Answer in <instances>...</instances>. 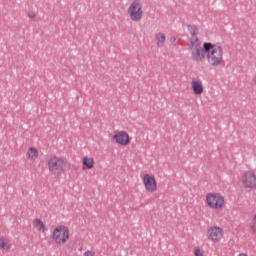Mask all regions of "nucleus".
<instances>
[{
	"label": "nucleus",
	"mask_w": 256,
	"mask_h": 256,
	"mask_svg": "<svg viewBox=\"0 0 256 256\" xmlns=\"http://www.w3.org/2000/svg\"><path fill=\"white\" fill-rule=\"evenodd\" d=\"M204 49L209 67H221L223 65V57L225 55L223 47L211 42H205Z\"/></svg>",
	"instance_id": "obj_1"
},
{
	"label": "nucleus",
	"mask_w": 256,
	"mask_h": 256,
	"mask_svg": "<svg viewBox=\"0 0 256 256\" xmlns=\"http://www.w3.org/2000/svg\"><path fill=\"white\" fill-rule=\"evenodd\" d=\"M47 169L53 177H61L65 175L67 159L63 156L51 155L47 161Z\"/></svg>",
	"instance_id": "obj_2"
},
{
	"label": "nucleus",
	"mask_w": 256,
	"mask_h": 256,
	"mask_svg": "<svg viewBox=\"0 0 256 256\" xmlns=\"http://www.w3.org/2000/svg\"><path fill=\"white\" fill-rule=\"evenodd\" d=\"M188 51H190L191 60L194 63H203L207 59V51L205 46L201 47V40L198 37H191L188 43Z\"/></svg>",
	"instance_id": "obj_3"
},
{
	"label": "nucleus",
	"mask_w": 256,
	"mask_h": 256,
	"mask_svg": "<svg viewBox=\"0 0 256 256\" xmlns=\"http://www.w3.org/2000/svg\"><path fill=\"white\" fill-rule=\"evenodd\" d=\"M71 239V229L65 224L57 225L51 233V241L57 247L65 245Z\"/></svg>",
	"instance_id": "obj_4"
},
{
	"label": "nucleus",
	"mask_w": 256,
	"mask_h": 256,
	"mask_svg": "<svg viewBox=\"0 0 256 256\" xmlns=\"http://www.w3.org/2000/svg\"><path fill=\"white\" fill-rule=\"evenodd\" d=\"M205 205L212 211H223L227 202L225 196L219 192H210L205 196Z\"/></svg>",
	"instance_id": "obj_5"
},
{
	"label": "nucleus",
	"mask_w": 256,
	"mask_h": 256,
	"mask_svg": "<svg viewBox=\"0 0 256 256\" xmlns=\"http://www.w3.org/2000/svg\"><path fill=\"white\" fill-rule=\"evenodd\" d=\"M127 13L129 19L133 23H139V21L143 19V15L145 13V11L143 10V1L133 0L127 8Z\"/></svg>",
	"instance_id": "obj_6"
},
{
	"label": "nucleus",
	"mask_w": 256,
	"mask_h": 256,
	"mask_svg": "<svg viewBox=\"0 0 256 256\" xmlns=\"http://www.w3.org/2000/svg\"><path fill=\"white\" fill-rule=\"evenodd\" d=\"M224 238L225 231L223 230V228H221V226L214 225L208 227L206 231V239L210 243H221V241H223Z\"/></svg>",
	"instance_id": "obj_7"
},
{
	"label": "nucleus",
	"mask_w": 256,
	"mask_h": 256,
	"mask_svg": "<svg viewBox=\"0 0 256 256\" xmlns=\"http://www.w3.org/2000/svg\"><path fill=\"white\" fill-rule=\"evenodd\" d=\"M142 185L146 193H157V189H159L157 185V178L152 173H146L142 176Z\"/></svg>",
	"instance_id": "obj_8"
},
{
	"label": "nucleus",
	"mask_w": 256,
	"mask_h": 256,
	"mask_svg": "<svg viewBox=\"0 0 256 256\" xmlns=\"http://www.w3.org/2000/svg\"><path fill=\"white\" fill-rule=\"evenodd\" d=\"M111 141L119 147H128V145H131V136L127 131L119 130L112 135Z\"/></svg>",
	"instance_id": "obj_9"
},
{
	"label": "nucleus",
	"mask_w": 256,
	"mask_h": 256,
	"mask_svg": "<svg viewBox=\"0 0 256 256\" xmlns=\"http://www.w3.org/2000/svg\"><path fill=\"white\" fill-rule=\"evenodd\" d=\"M241 183L245 189H256V173L253 170L246 171L241 176Z\"/></svg>",
	"instance_id": "obj_10"
},
{
	"label": "nucleus",
	"mask_w": 256,
	"mask_h": 256,
	"mask_svg": "<svg viewBox=\"0 0 256 256\" xmlns=\"http://www.w3.org/2000/svg\"><path fill=\"white\" fill-rule=\"evenodd\" d=\"M25 157L30 163H35L39 159V149L35 146H29L26 150Z\"/></svg>",
	"instance_id": "obj_11"
},
{
	"label": "nucleus",
	"mask_w": 256,
	"mask_h": 256,
	"mask_svg": "<svg viewBox=\"0 0 256 256\" xmlns=\"http://www.w3.org/2000/svg\"><path fill=\"white\" fill-rule=\"evenodd\" d=\"M191 89L194 95H203V91H205V88L203 87V81L197 78H193L191 80Z\"/></svg>",
	"instance_id": "obj_12"
},
{
	"label": "nucleus",
	"mask_w": 256,
	"mask_h": 256,
	"mask_svg": "<svg viewBox=\"0 0 256 256\" xmlns=\"http://www.w3.org/2000/svg\"><path fill=\"white\" fill-rule=\"evenodd\" d=\"M32 227L37 231V233H47V226L45 222L39 218H34L32 220Z\"/></svg>",
	"instance_id": "obj_13"
},
{
	"label": "nucleus",
	"mask_w": 256,
	"mask_h": 256,
	"mask_svg": "<svg viewBox=\"0 0 256 256\" xmlns=\"http://www.w3.org/2000/svg\"><path fill=\"white\" fill-rule=\"evenodd\" d=\"M11 249H13V244L11 243V240L7 238V236H0V251L9 253Z\"/></svg>",
	"instance_id": "obj_14"
},
{
	"label": "nucleus",
	"mask_w": 256,
	"mask_h": 256,
	"mask_svg": "<svg viewBox=\"0 0 256 256\" xmlns=\"http://www.w3.org/2000/svg\"><path fill=\"white\" fill-rule=\"evenodd\" d=\"M82 167L83 169H88V171L95 169V158L93 156H84L82 158Z\"/></svg>",
	"instance_id": "obj_15"
},
{
	"label": "nucleus",
	"mask_w": 256,
	"mask_h": 256,
	"mask_svg": "<svg viewBox=\"0 0 256 256\" xmlns=\"http://www.w3.org/2000/svg\"><path fill=\"white\" fill-rule=\"evenodd\" d=\"M166 41H167V36H165V33L158 32L155 34V43L159 49H161L162 47H165Z\"/></svg>",
	"instance_id": "obj_16"
},
{
	"label": "nucleus",
	"mask_w": 256,
	"mask_h": 256,
	"mask_svg": "<svg viewBox=\"0 0 256 256\" xmlns=\"http://www.w3.org/2000/svg\"><path fill=\"white\" fill-rule=\"evenodd\" d=\"M188 31L192 37H197V34L199 33V28L195 25H189Z\"/></svg>",
	"instance_id": "obj_17"
},
{
	"label": "nucleus",
	"mask_w": 256,
	"mask_h": 256,
	"mask_svg": "<svg viewBox=\"0 0 256 256\" xmlns=\"http://www.w3.org/2000/svg\"><path fill=\"white\" fill-rule=\"evenodd\" d=\"M193 253L194 256H205V250L199 246L194 247Z\"/></svg>",
	"instance_id": "obj_18"
},
{
	"label": "nucleus",
	"mask_w": 256,
	"mask_h": 256,
	"mask_svg": "<svg viewBox=\"0 0 256 256\" xmlns=\"http://www.w3.org/2000/svg\"><path fill=\"white\" fill-rule=\"evenodd\" d=\"M249 229L252 233H256V215L252 217V220L249 223Z\"/></svg>",
	"instance_id": "obj_19"
},
{
	"label": "nucleus",
	"mask_w": 256,
	"mask_h": 256,
	"mask_svg": "<svg viewBox=\"0 0 256 256\" xmlns=\"http://www.w3.org/2000/svg\"><path fill=\"white\" fill-rule=\"evenodd\" d=\"M83 256H95V251L87 250L86 252H84Z\"/></svg>",
	"instance_id": "obj_20"
},
{
	"label": "nucleus",
	"mask_w": 256,
	"mask_h": 256,
	"mask_svg": "<svg viewBox=\"0 0 256 256\" xmlns=\"http://www.w3.org/2000/svg\"><path fill=\"white\" fill-rule=\"evenodd\" d=\"M29 19H35L37 17V14L35 12H28Z\"/></svg>",
	"instance_id": "obj_21"
},
{
	"label": "nucleus",
	"mask_w": 256,
	"mask_h": 256,
	"mask_svg": "<svg viewBox=\"0 0 256 256\" xmlns=\"http://www.w3.org/2000/svg\"><path fill=\"white\" fill-rule=\"evenodd\" d=\"M237 256H249V254H247V252H241Z\"/></svg>",
	"instance_id": "obj_22"
}]
</instances>
